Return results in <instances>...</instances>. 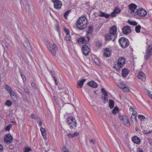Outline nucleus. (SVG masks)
I'll return each instance as SVG.
<instances>
[{
  "label": "nucleus",
  "instance_id": "1",
  "mask_svg": "<svg viewBox=\"0 0 152 152\" xmlns=\"http://www.w3.org/2000/svg\"><path fill=\"white\" fill-rule=\"evenodd\" d=\"M138 7L136 4H134V16L138 19L145 16L147 15L146 11L142 8L137 9Z\"/></svg>",
  "mask_w": 152,
  "mask_h": 152
},
{
  "label": "nucleus",
  "instance_id": "2",
  "mask_svg": "<svg viewBox=\"0 0 152 152\" xmlns=\"http://www.w3.org/2000/svg\"><path fill=\"white\" fill-rule=\"evenodd\" d=\"M87 22V19L85 16L81 17L77 21V26L80 29H83L86 26Z\"/></svg>",
  "mask_w": 152,
  "mask_h": 152
},
{
  "label": "nucleus",
  "instance_id": "3",
  "mask_svg": "<svg viewBox=\"0 0 152 152\" xmlns=\"http://www.w3.org/2000/svg\"><path fill=\"white\" fill-rule=\"evenodd\" d=\"M66 122L71 129H75L77 126L76 120L75 118L72 116H70L68 118Z\"/></svg>",
  "mask_w": 152,
  "mask_h": 152
},
{
  "label": "nucleus",
  "instance_id": "4",
  "mask_svg": "<svg viewBox=\"0 0 152 152\" xmlns=\"http://www.w3.org/2000/svg\"><path fill=\"white\" fill-rule=\"evenodd\" d=\"M47 46L48 49L52 55L55 56L58 50L56 45L54 44L52 45L49 41H47Z\"/></svg>",
  "mask_w": 152,
  "mask_h": 152
},
{
  "label": "nucleus",
  "instance_id": "5",
  "mask_svg": "<svg viewBox=\"0 0 152 152\" xmlns=\"http://www.w3.org/2000/svg\"><path fill=\"white\" fill-rule=\"evenodd\" d=\"M125 59L123 57H120L118 59L117 64H115L114 68L118 71H120L121 69L124 65L125 62Z\"/></svg>",
  "mask_w": 152,
  "mask_h": 152
},
{
  "label": "nucleus",
  "instance_id": "6",
  "mask_svg": "<svg viewBox=\"0 0 152 152\" xmlns=\"http://www.w3.org/2000/svg\"><path fill=\"white\" fill-rule=\"evenodd\" d=\"M20 1L26 10L28 12H30L31 10V8L32 7L31 0H20Z\"/></svg>",
  "mask_w": 152,
  "mask_h": 152
},
{
  "label": "nucleus",
  "instance_id": "7",
  "mask_svg": "<svg viewBox=\"0 0 152 152\" xmlns=\"http://www.w3.org/2000/svg\"><path fill=\"white\" fill-rule=\"evenodd\" d=\"M118 42L120 45L123 48H125L127 47L129 44V42L128 39L124 37H121L118 40Z\"/></svg>",
  "mask_w": 152,
  "mask_h": 152
},
{
  "label": "nucleus",
  "instance_id": "8",
  "mask_svg": "<svg viewBox=\"0 0 152 152\" xmlns=\"http://www.w3.org/2000/svg\"><path fill=\"white\" fill-rule=\"evenodd\" d=\"M118 117L122 121L124 124L127 127H129L130 126V123L128 120L127 117L126 115H118Z\"/></svg>",
  "mask_w": 152,
  "mask_h": 152
},
{
  "label": "nucleus",
  "instance_id": "9",
  "mask_svg": "<svg viewBox=\"0 0 152 152\" xmlns=\"http://www.w3.org/2000/svg\"><path fill=\"white\" fill-rule=\"evenodd\" d=\"M54 3V7L56 9H60L62 6V2L59 0H52Z\"/></svg>",
  "mask_w": 152,
  "mask_h": 152
},
{
  "label": "nucleus",
  "instance_id": "10",
  "mask_svg": "<svg viewBox=\"0 0 152 152\" xmlns=\"http://www.w3.org/2000/svg\"><path fill=\"white\" fill-rule=\"evenodd\" d=\"M82 50L83 54L85 56H87L90 50L87 45H84L82 48Z\"/></svg>",
  "mask_w": 152,
  "mask_h": 152
},
{
  "label": "nucleus",
  "instance_id": "11",
  "mask_svg": "<svg viewBox=\"0 0 152 152\" xmlns=\"http://www.w3.org/2000/svg\"><path fill=\"white\" fill-rule=\"evenodd\" d=\"M93 27L92 26L88 27V29L87 32L86 36L88 39V42L89 41L90 39V37L89 34L91 35L93 31Z\"/></svg>",
  "mask_w": 152,
  "mask_h": 152
},
{
  "label": "nucleus",
  "instance_id": "12",
  "mask_svg": "<svg viewBox=\"0 0 152 152\" xmlns=\"http://www.w3.org/2000/svg\"><path fill=\"white\" fill-rule=\"evenodd\" d=\"M122 32L124 34L127 35L131 31V28L128 26H126L122 28Z\"/></svg>",
  "mask_w": 152,
  "mask_h": 152
},
{
  "label": "nucleus",
  "instance_id": "13",
  "mask_svg": "<svg viewBox=\"0 0 152 152\" xmlns=\"http://www.w3.org/2000/svg\"><path fill=\"white\" fill-rule=\"evenodd\" d=\"M137 77L143 81H145L146 80V77L145 74L142 72H139V74L137 75Z\"/></svg>",
  "mask_w": 152,
  "mask_h": 152
},
{
  "label": "nucleus",
  "instance_id": "14",
  "mask_svg": "<svg viewBox=\"0 0 152 152\" xmlns=\"http://www.w3.org/2000/svg\"><path fill=\"white\" fill-rule=\"evenodd\" d=\"M86 80V79H82L81 80H78L77 82V86L78 88H81L82 87L84 83Z\"/></svg>",
  "mask_w": 152,
  "mask_h": 152
},
{
  "label": "nucleus",
  "instance_id": "15",
  "mask_svg": "<svg viewBox=\"0 0 152 152\" xmlns=\"http://www.w3.org/2000/svg\"><path fill=\"white\" fill-rule=\"evenodd\" d=\"M116 27L114 26L110 28V33L111 34L114 35L116 34Z\"/></svg>",
  "mask_w": 152,
  "mask_h": 152
},
{
  "label": "nucleus",
  "instance_id": "16",
  "mask_svg": "<svg viewBox=\"0 0 152 152\" xmlns=\"http://www.w3.org/2000/svg\"><path fill=\"white\" fill-rule=\"evenodd\" d=\"M40 130L42 134V135L43 136V138L45 139V140H46L47 134L45 129L44 128L42 127H41L40 128Z\"/></svg>",
  "mask_w": 152,
  "mask_h": 152
},
{
  "label": "nucleus",
  "instance_id": "17",
  "mask_svg": "<svg viewBox=\"0 0 152 152\" xmlns=\"http://www.w3.org/2000/svg\"><path fill=\"white\" fill-rule=\"evenodd\" d=\"M87 85L93 88H96L97 86V83L94 81H91L88 82Z\"/></svg>",
  "mask_w": 152,
  "mask_h": 152
},
{
  "label": "nucleus",
  "instance_id": "18",
  "mask_svg": "<svg viewBox=\"0 0 152 152\" xmlns=\"http://www.w3.org/2000/svg\"><path fill=\"white\" fill-rule=\"evenodd\" d=\"M24 45L29 50H31V47L30 44L28 40V39H26L25 43L24 44Z\"/></svg>",
  "mask_w": 152,
  "mask_h": 152
},
{
  "label": "nucleus",
  "instance_id": "19",
  "mask_svg": "<svg viewBox=\"0 0 152 152\" xmlns=\"http://www.w3.org/2000/svg\"><path fill=\"white\" fill-rule=\"evenodd\" d=\"M10 94V96L13 100V101H15V99L16 98V95L15 92L12 90L9 93Z\"/></svg>",
  "mask_w": 152,
  "mask_h": 152
},
{
  "label": "nucleus",
  "instance_id": "20",
  "mask_svg": "<svg viewBox=\"0 0 152 152\" xmlns=\"http://www.w3.org/2000/svg\"><path fill=\"white\" fill-rule=\"evenodd\" d=\"M99 16L101 17H104L106 18H108L110 16V15L105 12L100 11L99 14Z\"/></svg>",
  "mask_w": 152,
  "mask_h": 152
},
{
  "label": "nucleus",
  "instance_id": "21",
  "mask_svg": "<svg viewBox=\"0 0 152 152\" xmlns=\"http://www.w3.org/2000/svg\"><path fill=\"white\" fill-rule=\"evenodd\" d=\"M104 54L106 57H109L110 54V52L108 48H106L104 51Z\"/></svg>",
  "mask_w": 152,
  "mask_h": 152
},
{
  "label": "nucleus",
  "instance_id": "22",
  "mask_svg": "<svg viewBox=\"0 0 152 152\" xmlns=\"http://www.w3.org/2000/svg\"><path fill=\"white\" fill-rule=\"evenodd\" d=\"M141 142L140 140L138 137L134 136V143L137 144H139Z\"/></svg>",
  "mask_w": 152,
  "mask_h": 152
},
{
  "label": "nucleus",
  "instance_id": "23",
  "mask_svg": "<svg viewBox=\"0 0 152 152\" xmlns=\"http://www.w3.org/2000/svg\"><path fill=\"white\" fill-rule=\"evenodd\" d=\"M129 72L126 69H122V75L124 77H126V76L128 74Z\"/></svg>",
  "mask_w": 152,
  "mask_h": 152
},
{
  "label": "nucleus",
  "instance_id": "24",
  "mask_svg": "<svg viewBox=\"0 0 152 152\" xmlns=\"http://www.w3.org/2000/svg\"><path fill=\"white\" fill-rule=\"evenodd\" d=\"M146 52L147 53H148L151 55L152 54V45H151L148 46Z\"/></svg>",
  "mask_w": 152,
  "mask_h": 152
},
{
  "label": "nucleus",
  "instance_id": "25",
  "mask_svg": "<svg viewBox=\"0 0 152 152\" xmlns=\"http://www.w3.org/2000/svg\"><path fill=\"white\" fill-rule=\"evenodd\" d=\"M119 12L120 11L118 9H115L114 10L113 12L111 13L110 14V16L113 17H115L116 16V14H118Z\"/></svg>",
  "mask_w": 152,
  "mask_h": 152
},
{
  "label": "nucleus",
  "instance_id": "26",
  "mask_svg": "<svg viewBox=\"0 0 152 152\" xmlns=\"http://www.w3.org/2000/svg\"><path fill=\"white\" fill-rule=\"evenodd\" d=\"M129 9L128 11L132 14L133 12V3H132L128 6Z\"/></svg>",
  "mask_w": 152,
  "mask_h": 152
},
{
  "label": "nucleus",
  "instance_id": "27",
  "mask_svg": "<svg viewBox=\"0 0 152 152\" xmlns=\"http://www.w3.org/2000/svg\"><path fill=\"white\" fill-rule=\"evenodd\" d=\"M114 102L113 101L110 99L109 101V105L110 109H112L114 106Z\"/></svg>",
  "mask_w": 152,
  "mask_h": 152
},
{
  "label": "nucleus",
  "instance_id": "28",
  "mask_svg": "<svg viewBox=\"0 0 152 152\" xmlns=\"http://www.w3.org/2000/svg\"><path fill=\"white\" fill-rule=\"evenodd\" d=\"M85 41L86 40L85 38L84 37H82L78 39L77 40V42L79 43H83L85 42Z\"/></svg>",
  "mask_w": 152,
  "mask_h": 152
},
{
  "label": "nucleus",
  "instance_id": "29",
  "mask_svg": "<svg viewBox=\"0 0 152 152\" xmlns=\"http://www.w3.org/2000/svg\"><path fill=\"white\" fill-rule=\"evenodd\" d=\"M71 38L69 34L67 33L65 37V40L66 41H70L71 40Z\"/></svg>",
  "mask_w": 152,
  "mask_h": 152
},
{
  "label": "nucleus",
  "instance_id": "30",
  "mask_svg": "<svg viewBox=\"0 0 152 152\" xmlns=\"http://www.w3.org/2000/svg\"><path fill=\"white\" fill-rule=\"evenodd\" d=\"M5 89L8 93L10 92L12 90L10 86L7 84L5 85Z\"/></svg>",
  "mask_w": 152,
  "mask_h": 152
},
{
  "label": "nucleus",
  "instance_id": "31",
  "mask_svg": "<svg viewBox=\"0 0 152 152\" xmlns=\"http://www.w3.org/2000/svg\"><path fill=\"white\" fill-rule=\"evenodd\" d=\"M105 38L106 41H110L111 39V36L110 34H106L105 36Z\"/></svg>",
  "mask_w": 152,
  "mask_h": 152
},
{
  "label": "nucleus",
  "instance_id": "32",
  "mask_svg": "<svg viewBox=\"0 0 152 152\" xmlns=\"http://www.w3.org/2000/svg\"><path fill=\"white\" fill-rule=\"evenodd\" d=\"M141 28V26L140 25H139L137 26L135 28V30L137 33H139L140 32V29Z\"/></svg>",
  "mask_w": 152,
  "mask_h": 152
},
{
  "label": "nucleus",
  "instance_id": "33",
  "mask_svg": "<svg viewBox=\"0 0 152 152\" xmlns=\"http://www.w3.org/2000/svg\"><path fill=\"white\" fill-rule=\"evenodd\" d=\"M12 102L10 100H7L5 102V104L8 107H10L12 104Z\"/></svg>",
  "mask_w": 152,
  "mask_h": 152
},
{
  "label": "nucleus",
  "instance_id": "34",
  "mask_svg": "<svg viewBox=\"0 0 152 152\" xmlns=\"http://www.w3.org/2000/svg\"><path fill=\"white\" fill-rule=\"evenodd\" d=\"M12 140L7 139L6 137H4V141L7 144H10L12 142Z\"/></svg>",
  "mask_w": 152,
  "mask_h": 152
},
{
  "label": "nucleus",
  "instance_id": "35",
  "mask_svg": "<svg viewBox=\"0 0 152 152\" xmlns=\"http://www.w3.org/2000/svg\"><path fill=\"white\" fill-rule=\"evenodd\" d=\"M118 111V108L117 107H115L112 110V113L114 114H116Z\"/></svg>",
  "mask_w": 152,
  "mask_h": 152
},
{
  "label": "nucleus",
  "instance_id": "36",
  "mask_svg": "<svg viewBox=\"0 0 152 152\" xmlns=\"http://www.w3.org/2000/svg\"><path fill=\"white\" fill-rule=\"evenodd\" d=\"M3 47L4 48V54L5 52L7 54V51H6L9 48V45L8 44L5 45V47H4V45H3Z\"/></svg>",
  "mask_w": 152,
  "mask_h": 152
},
{
  "label": "nucleus",
  "instance_id": "37",
  "mask_svg": "<svg viewBox=\"0 0 152 152\" xmlns=\"http://www.w3.org/2000/svg\"><path fill=\"white\" fill-rule=\"evenodd\" d=\"M4 137H6V138H7V139H10L11 140H13V138L11 136V135L10 134H8L7 135H6Z\"/></svg>",
  "mask_w": 152,
  "mask_h": 152
},
{
  "label": "nucleus",
  "instance_id": "38",
  "mask_svg": "<svg viewBox=\"0 0 152 152\" xmlns=\"http://www.w3.org/2000/svg\"><path fill=\"white\" fill-rule=\"evenodd\" d=\"M71 12L70 10H69L66 12L64 15V17L65 19H67V17L68 15Z\"/></svg>",
  "mask_w": 152,
  "mask_h": 152
},
{
  "label": "nucleus",
  "instance_id": "39",
  "mask_svg": "<svg viewBox=\"0 0 152 152\" xmlns=\"http://www.w3.org/2000/svg\"><path fill=\"white\" fill-rule=\"evenodd\" d=\"M138 118L140 120L144 121L145 119V117L143 115H138Z\"/></svg>",
  "mask_w": 152,
  "mask_h": 152
},
{
  "label": "nucleus",
  "instance_id": "40",
  "mask_svg": "<svg viewBox=\"0 0 152 152\" xmlns=\"http://www.w3.org/2000/svg\"><path fill=\"white\" fill-rule=\"evenodd\" d=\"M151 55H150L149 54L147 53L146 52V53L145 56V60H147L150 57Z\"/></svg>",
  "mask_w": 152,
  "mask_h": 152
},
{
  "label": "nucleus",
  "instance_id": "41",
  "mask_svg": "<svg viewBox=\"0 0 152 152\" xmlns=\"http://www.w3.org/2000/svg\"><path fill=\"white\" fill-rule=\"evenodd\" d=\"M118 87L121 88H123L125 86L122 82L119 83L118 84Z\"/></svg>",
  "mask_w": 152,
  "mask_h": 152
},
{
  "label": "nucleus",
  "instance_id": "42",
  "mask_svg": "<svg viewBox=\"0 0 152 152\" xmlns=\"http://www.w3.org/2000/svg\"><path fill=\"white\" fill-rule=\"evenodd\" d=\"M12 124H10L8 125L5 128L6 131H9L10 129V128L12 126Z\"/></svg>",
  "mask_w": 152,
  "mask_h": 152
},
{
  "label": "nucleus",
  "instance_id": "43",
  "mask_svg": "<svg viewBox=\"0 0 152 152\" xmlns=\"http://www.w3.org/2000/svg\"><path fill=\"white\" fill-rule=\"evenodd\" d=\"M151 132H152V131H150V130L148 131L147 130H143V133L144 134H150Z\"/></svg>",
  "mask_w": 152,
  "mask_h": 152
},
{
  "label": "nucleus",
  "instance_id": "44",
  "mask_svg": "<svg viewBox=\"0 0 152 152\" xmlns=\"http://www.w3.org/2000/svg\"><path fill=\"white\" fill-rule=\"evenodd\" d=\"M31 150V148H30L26 147L25 148L24 152H28Z\"/></svg>",
  "mask_w": 152,
  "mask_h": 152
},
{
  "label": "nucleus",
  "instance_id": "45",
  "mask_svg": "<svg viewBox=\"0 0 152 152\" xmlns=\"http://www.w3.org/2000/svg\"><path fill=\"white\" fill-rule=\"evenodd\" d=\"M79 134V133H78L77 132H75L74 134H72L71 135V136L70 137H75L78 135Z\"/></svg>",
  "mask_w": 152,
  "mask_h": 152
},
{
  "label": "nucleus",
  "instance_id": "46",
  "mask_svg": "<svg viewBox=\"0 0 152 152\" xmlns=\"http://www.w3.org/2000/svg\"><path fill=\"white\" fill-rule=\"evenodd\" d=\"M104 95V101H107V93H105Z\"/></svg>",
  "mask_w": 152,
  "mask_h": 152
},
{
  "label": "nucleus",
  "instance_id": "47",
  "mask_svg": "<svg viewBox=\"0 0 152 152\" xmlns=\"http://www.w3.org/2000/svg\"><path fill=\"white\" fill-rule=\"evenodd\" d=\"M20 75H21V77L22 78V79H23V82H24L25 81H26V78L23 75L22 73L21 72H20Z\"/></svg>",
  "mask_w": 152,
  "mask_h": 152
},
{
  "label": "nucleus",
  "instance_id": "48",
  "mask_svg": "<svg viewBox=\"0 0 152 152\" xmlns=\"http://www.w3.org/2000/svg\"><path fill=\"white\" fill-rule=\"evenodd\" d=\"M122 89L123 91L126 92H128L129 90V88L125 86Z\"/></svg>",
  "mask_w": 152,
  "mask_h": 152
},
{
  "label": "nucleus",
  "instance_id": "49",
  "mask_svg": "<svg viewBox=\"0 0 152 152\" xmlns=\"http://www.w3.org/2000/svg\"><path fill=\"white\" fill-rule=\"evenodd\" d=\"M89 142L90 143H92L93 144H94L95 143V140L94 139H90L89 140Z\"/></svg>",
  "mask_w": 152,
  "mask_h": 152
},
{
  "label": "nucleus",
  "instance_id": "50",
  "mask_svg": "<svg viewBox=\"0 0 152 152\" xmlns=\"http://www.w3.org/2000/svg\"><path fill=\"white\" fill-rule=\"evenodd\" d=\"M50 74L52 75L53 78V77H55V72H53V71H52V70H50Z\"/></svg>",
  "mask_w": 152,
  "mask_h": 152
},
{
  "label": "nucleus",
  "instance_id": "51",
  "mask_svg": "<svg viewBox=\"0 0 152 152\" xmlns=\"http://www.w3.org/2000/svg\"><path fill=\"white\" fill-rule=\"evenodd\" d=\"M3 147L2 145L0 144V152H3Z\"/></svg>",
  "mask_w": 152,
  "mask_h": 152
},
{
  "label": "nucleus",
  "instance_id": "52",
  "mask_svg": "<svg viewBox=\"0 0 152 152\" xmlns=\"http://www.w3.org/2000/svg\"><path fill=\"white\" fill-rule=\"evenodd\" d=\"M147 93L149 96L152 99V94L149 91H148Z\"/></svg>",
  "mask_w": 152,
  "mask_h": 152
},
{
  "label": "nucleus",
  "instance_id": "53",
  "mask_svg": "<svg viewBox=\"0 0 152 152\" xmlns=\"http://www.w3.org/2000/svg\"><path fill=\"white\" fill-rule=\"evenodd\" d=\"M133 113H134V118H135V119L136 120V117H137V112L134 111V110Z\"/></svg>",
  "mask_w": 152,
  "mask_h": 152
},
{
  "label": "nucleus",
  "instance_id": "54",
  "mask_svg": "<svg viewBox=\"0 0 152 152\" xmlns=\"http://www.w3.org/2000/svg\"><path fill=\"white\" fill-rule=\"evenodd\" d=\"M101 91L102 93H103V94H105V93H107L105 91L104 89V88H102Z\"/></svg>",
  "mask_w": 152,
  "mask_h": 152
},
{
  "label": "nucleus",
  "instance_id": "55",
  "mask_svg": "<svg viewBox=\"0 0 152 152\" xmlns=\"http://www.w3.org/2000/svg\"><path fill=\"white\" fill-rule=\"evenodd\" d=\"M31 85L33 88H36V85L35 83H32L31 84Z\"/></svg>",
  "mask_w": 152,
  "mask_h": 152
},
{
  "label": "nucleus",
  "instance_id": "56",
  "mask_svg": "<svg viewBox=\"0 0 152 152\" xmlns=\"http://www.w3.org/2000/svg\"><path fill=\"white\" fill-rule=\"evenodd\" d=\"M55 27L56 30L58 32L59 30L58 26L57 25H56Z\"/></svg>",
  "mask_w": 152,
  "mask_h": 152
},
{
  "label": "nucleus",
  "instance_id": "57",
  "mask_svg": "<svg viewBox=\"0 0 152 152\" xmlns=\"http://www.w3.org/2000/svg\"><path fill=\"white\" fill-rule=\"evenodd\" d=\"M53 78L54 81H55V84L56 85H57L58 84V83H57V80L56 79V77H53Z\"/></svg>",
  "mask_w": 152,
  "mask_h": 152
},
{
  "label": "nucleus",
  "instance_id": "58",
  "mask_svg": "<svg viewBox=\"0 0 152 152\" xmlns=\"http://www.w3.org/2000/svg\"><path fill=\"white\" fill-rule=\"evenodd\" d=\"M63 151L64 152H69L68 150L66 148H63Z\"/></svg>",
  "mask_w": 152,
  "mask_h": 152
},
{
  "label": "nucleus",
  "instance_id": "59",
  "mask_svg": "<svg viewBox=\"0 0 152 152\" xmlns=\"http://www.w3.org/2000/svg\"><path fill=\"white\" fill-rule=\"evenodd\" d=\"M127 22L129 23L131 25H133V21H130L129 20H128Z\"/></svg>",
  "mask_w": 152,
  "mask_h": 152
},
{
  "label": "nucleus",
  "instance_id": "60",
  "mask_svg": "<svg viewBox=\"0 0 152 152\" xmlns=\"http://www.w3.org/2000/svg\"><path fill=\"white\" fill-rule=\"evenodd\" d=\"M31 116L32 118L35 119V115L33 114H31Z\"/></svg>",
  "mask_w": 152,
  "mask_h": 152
},
{
  "label": "nucleus",
  "instance_id": "61",
  "mask_svg": "<svg viewBox=\"0 0 152 152\" xmlns=\"http://www.w3.org/2000/svg\"><path fill=\"white\" fill-rule=\"evenodd\" d=\"M14 147L13 145H9V148L10 149H13L14 148Z\"/></svg>",
  "mask_w": 152,
  "mask_h": 152
},
{
  "label": "nucleus",
  "instance_id": "62",
  "mask_svg": "<svg viewBox=\"0 0 152 152\" xmlns=\"http://www.w3.org/2000/svg\"><path fill=\"white\" fill-rule=\"evenodd\" d=\"M138 150L137 151V152H143V150L142 149L139 148Z\"/></svg>",
  "mask_w": 152,
  "mask_h": 152
},
{
  "label": "nucleus",
  "instance_id": "63",
  "mask_svg": "<svg viewBox=\"0 0 152 152\" xmlns=\"http://www.w3.org/2000/svg\"><path fill=\"white\" fill-rule=\"evenodd\" d=\"M64 31H65V32H66V34L67 33V34H69V31L67 29H66L65 28L64 29Z\"/></svg>",
  "mask_w": 152,
  "mask_h": 152
},
{
  "label": "nucleus",
  "instance_id": "64",
  "mask_svg": "<svg viewBox=\"0 0 152 152\" xmlns=\"http://www.w3.org/2000/svg\"><path fill=\"white\" fill-rule=\"evenodd\" d=\"M42 121H39V125L40 126H42Z\"/></svg>",
  "mask_w": 152,
  "mask_h": 152
}]
</instances>
